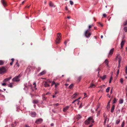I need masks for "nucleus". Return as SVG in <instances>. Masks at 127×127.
Instances as JSON below:
<instances>
[{"mask_svg": "<svg viewBox=\"0 0 127 127\" xmlns=\"http://www.w3.org/2000/svg\"><path fill=\"white\" fill-rule=\"evenodd\" d=\"M8 70V68L6 66H3L0 67V74H3L6 73Z\"/></svg>", "mask_w": 127, "mask_h": 127, "instance_id": "1", "label": "nucleus"}, {"mask_svg": "<svg viewBox=\"0 0 127 127\" xmlns=\"http://www.w3.org/2000/svg\"><path fill=\"white\" fill-rule=\"evenodd\" d=\"M91 122L92 123L94 122V120L92 117H90L88 118V119L86 120L84 123L86 125H88L90 124V122Z\"/></svg>", "mask_w": 127, "mask_h": 127, "instance_id": "2", "label": "nucleus"}, {"mask_svg": "<svg viewBox=\"0 0 127 127\" xmlns=\"http://www.w3.org/2000/svg\"><path fill=\"white\" fill-rule=\"evenodd\" d=\"M90 30H87L84 33V35L85 37L87 38H89L91 35V33L89 32Z\"/></svg>", "mask_w": 127, "mask_h": 127, "instance_id": "3", "label": "nucleus"}, {"mask_svg": "<svg viewBox=\"0 0 127 127\" xmlns=\"http://www.w3.org/2000/svg\"><path fill=\"white\" fill-rule=\"evenodd\" d=\"M21 76L20 75L15 77L13 78L12 79V81L14 82H19L20 81L19 78Z\"/></svg>", "mask_w": 127, "mask_h": 127, "instance_id": "4", "label": "nucleus"}, {"mask_svg": "<svg viewBox=\"0 0 127 127\" xmlns=\"http://www.w3.org/2000/svg\"><path fill=\"white\" fill-rule=\"evenodd\" d=\"M103 118L104 119V121L103 122V125H105L106 121L108 119L107 115L105 113L103 114Z\"/></svg>", "mask_w": 127, "mask_h": 127, "instance_id": "5", "label": "nucleus"}, {"mask_svg": "<svg viewBox=\"0 0 127 127\" xmlns=\"http://www.w3.org/2000/svg\"><path fill=\"white\" fill-rule=\"evenodd\" d=\"M117 58L119 59V65H120V63L122 61V58L119 55H118L117 56Z\"/></svg>", "mask_w": 127, "mask_h": 127, "instance_id": "6", "label": "nucleus"}, {"mask_svg": "<svg viewBox=\"0 0 127 127\" xmlns=\"http://www.w3.org/2000/svg\"><path fill=\"white\" fill-rule=\"evenodd\" d=\"M114 50V49L112 48V49L109 52V55H108V57H109L110 56L112 55L113 54V51Z\"/></svg>", "mask_w": 127, "mask_h": 127, "instance_id": "7", "label": "nucleus"}, {"mask_svg": "<svg viewBox=\"0 0 127 127\" xmlns=\"http://www.w3.org/2000/svg\"><path fill=\"white\" fill-rule=\"evenodd\" d=\"M46 73V71L45 70H43L42 72H40L39 73L38 76H40L41 75H44Z\"/></svg>", "mask_w": 127, "mask_h": 127, "instance_id": "8", "label": "nucleus"}, {"mask_svg": "<svg viewBox=\"0 0 127 127\" xmlns=\"http://www.w3.org/2000/svg\"><path fill=\"white\" fill-rule=\"evenodd\" d=\"M48 82H49L50 83H51V82L50 81H48V80L47 81L45 82L44 83V87H49L50 86L49 85L48 83Z\"/></svg>", "mask_w": 127, "mask_h": 127, "instance_id": "9", "label": "nucleus"}, {"mask_svg": "<svg viewBox=\"0 0 127 127\" xmlns=\"http://www.w3.org/2000/svg\"><path fill=\"white\" fill-rule=\"evenodd\" d=\"M42 119H39L35 121V123L37 124H39L41 123L42 121Z\"/></svg>", "mask_w": 127, "mask_h": 127, "instance_id": "10", "label": "nucleus"}, {"mask_svg": "<svg viewBox=\"0 0 127 127\" xmlns=\"http://www.w3.org/2000/svg\"><path fill=\"white\" fill-rule=\"evenodd\" d=\"M125 42V40H123L122 41L120 44L121 45V49H122L123 48V46Z\"/></svg>", "mask_w": 127, "mask_h": 127, "instance_id": "11", "label": "nucleus"}, {"mask_svg": "<svg viewBox=\"0 0 127 127\" xmlns=\"http://www.w3.org/2000/svg\"><path fill=\"white\" fill-rule=\"evenodd\" d=\"M1 1L4 7L7 6L6 3L4 0H2Z\"/></svg>", "mask_w": 127, "mask_h": 127, "instance_id": "12", "label": "nucleus"}, {"mask_svg": "<svg viewBox=\"0 0 127 127\" xmlns=\"http://www.w3.org/2000/svg\"><path fill=\"white\" fill-rule=\"evenodd\" d=\"M30 114L31 116L32 117H35L36 115V113L33 112H31Z\"/></svg>", "mask_w": 127, "mask_h": 127, "instance_id": "13", "label": "nucleus"}, {"mask_svg": "<svg viewBox=\"0 0 127 127\" xmlns=\"http://www.w3.org/2000/svg\"><path fill=\"white\" fill-rule=\"evenodd\" d=\"M61 39L60 38H57L56 41V44L59 43H60V41L61 40Z\"/></svg>", "mask_w": 127, "mask_h": 127, "instance_id": "14", "label": "nucleus"}, {"mask_svg": "<svg viewBox=\"0 0 127 127\" xmlns=\"http://www.w3.org/2000/svg\"><path fill=\"white\" fill-rule=\"evenodd\" d=\"M104 63H105L106 64V65H107V66L109 67V61L107 59H106L105 60V61L104 62Z\"/></svg>", "mask_w": 127, "mask_h": 127, "instance_id": "15", "label": "nucleus"}, {"mask_svg": "<svg viewBox=\"0 0 127 127\" xmlns=\"http://www.w3.org/2000/svg\"><path fill=\"white\" fill-rule=\"evenodd\" d=\"M69 108V107L68 106H66L63 108V111L64 112H66L68 109Z\"/></svg>", "mask_w": 127, "mask_h": 127, "instance_id": "16", "label": "nucleus"}, {"mask_svg": "<svg viewBox=\"0 0 127 127\" xmlns=\"http://www.w3.org/2000/svg\"><path fill=\"white\" fill-rule=\"evenodd\" d=\"M33 103L34 104H37L39 102V100L37 99H34L33 100Z\"/></svg>", "mask_w": 127, "mask_h": 127, "instance_id": "17", "label": "nucleus"}, {"mask_svg": "<svg viewBox=\"0 0 127 127\" xmlns=\"http://www.w3.org/2000/svg\"><path fill=\"white\" fill-rule=\"evenodd\" d=\"M11 77H10L8 78H6L3 80V82H5L7 81H9L11 79Z\"/></svg>", "mask_w": 127, "mask_h": 127, "instance_id": "18", "label": "nucleus"}, {"mask_svg": "<svg viewBox=\"0 0 127 127\" xmlns=\"http://www.w3.org/2000/svg\"><path fill=\"white\" fill-rule=\"evenodd\" d=\"M49 6L52 7H55V6L54 5V3H52L51 2H50L49 3Z\"/></svg>", "mask_w": 127, "mask_h": 127, "instance_id": "19", "label": "nucleus"}, {"mask_svg": "<svg viewBox=\"0 0 127 127\" xmlns=\"http://www.w3.org/2000/svg\"><path fill=\"white\" fill-rule=\"evenodd\" d=\"M17 123L16 121H15L14 122V123H13L11 124V126H12L11 127H15V126H16L17 125Z\"/></svg>", "mask_w": 127, "mask_h": 127, "instance_id": "20", "label": "nucleus"}, {"mask_svg": "<svg viewBox=\"0 0 127 127\" xmlns=\"http://www.w3.org/2000/svg\"><path fill=\"white\" fill-rule=\"evenodd\" d=\"M115 106L114 105H113L112 107H111V112L112 113H113L114 111V110L115 109Z\"/></svg>", "mask_w": 127, "mask_h": 127, "instance_id": "21", "label": "nucleus"}, {"mask_svg": "<svg viewBox=\"0 0 127 127\" xmlns=\"http://www.w3.org/2000/svg\"><path fill=\"white\" fill-rule=\"evenodd\" d=\"M62 36L61 34L60 33H57V38H60Z\"/></svg>", "mask_w": 127, "mask_h": 127, "instance_id": "22", "label": "nucleus"}, {"mask_svg": "<svg viewBox=\"0 0 127 127\" xmlns=\"http://www.w3.org/2000/svg\"><path fill=\"white\" fill-rule=\"evenodd\" d=\"M123 26H127V20L124 21L123 23Z\"/></svg>", "mask_w": 127, "mask_h": 127, "instance_id": "23", "label": "nucleus"}, {"mask_svg": "<svg viewBox=\"0 0 127 127\" xmlns=\"http://www.w3.org/2000/svg\"><path fill=\"white\" fill-rule=\"evenodd\" d=\"M4 63L3 61L0 60V65H3Z\"/></svg>", "mask_w": 127, "mask_h": 127, "instance_id": "24", "label": "nucleus"}, {"mask_svg": "<svg viewBox=\"0 0 127 127\" xmlns=\"http://www.w3.org/2000/svg\"><path fill=\"white\" fill-rule=\"evenodd\" d=\"M94 86H95V85L94 84H93L91 83L90 84V86L89 87V88H92Z\"/></svg>", "mask_w": 127, "mask_h": 127, "instance_id": "25", "label": "nucleus"}, {"mask_svg": "<svg viewBox=\"0 0 127 127\" xmlns=\"http://www.w3.org/2000/svg\"><path fill=\"white\" fill-rule=\"evenodd\" d=\"M106 78V75H104L102 77H100V78L103 80H104Z\"/></svg>", "mask_w": 127, "mask_h": 127, "instance_id": "26", "label": "nucleus"}, {"mask_svg": "<svg viewBox=\"0 0 127 127\" xmlns=\"http://www.w3.org/2000/svg\"><path fill=\"white\" fill-rule=\"evenodd\" d=\"M117 101V99L116 98H114L113 101V103L114 104Z\"/></svg>", "mask_w": 127, "mask_h": 127, "instance_id": "27", "label": "nucleus"}, {"mask_svg": "<svg viewBox=\"0 0 127 127\" xmlns=\"http://www.w3.org/2000/svg\"><path fill=\"white\" fill-rule=\"evenodd\" d=\"M123 102V100L122 99H120L119 101V102L120 104L122 103Z\"/></svg>", "mask_w": 127, "mask_h": 127, "instance_id": "28", "label": "nucleus"}, {"mask_svg": "<svg viewBox=\"0 0 127 127\" xmlns=\"http://www.w3.org/2000/svg\"><path fill=\"white\" fill-rule=\"evenodd\" d=\"M77 118V119L78 120L79 119L81 118V116L80 115H78L76 117Z\"/></svg>", "mask_w": 127, "mask_h": 127, "instance_id": "29", "label": "nucleus"}, {"mask_svg": "<svg viewBox=\"0 0 127 127\" xmlns=\"http://www.w3.org/2000/svg\"><path fill=\"white\" fill-rule=\"evenodd\" d=\"M124 30L125 32H127V27H125L124 28Z\"/></svg>", "mask_w": 127, "mask_h": 127, "instance_id": "30", "label": "nucleus"}, {"mask_svg": "<svg viewBox=\"0 0 127 127\" xmlns=\"http://www.w3.org/2000/svg\"><path fill=\"white\" fill-rule=\"evenodd\" d=\"M13 84L14 83H10V84H9L8 85V87L10 88H12V84Z\"/></svg>", "mask_w": 127, "mask_h": 127, "instance_id": "31", "label": "nucleus"}, {"mask_svg": "<svg viewBox=\"0 0 127 127\" xmlns=\"http://www.w3.org/2000/svg\"><path fill=\"white\" fill-rule=\"evenodd\" d=\"M120 122V120L119 119H118L116 121V124H118Z\"/></svg>", "mask_w": 127, "mask_h": 127, "instance_id": "32", "label": "nucleus"}, {"mask_svg": "<svg viewBox=\"0 0 127 127\" xmlns=\"http://www.w3.org/2000/svg\"><path fill=\"white\" fill-rule=\"evenodd\" d=\"M59 85V83H56L55 84V88H57V86H58Z\"/></svg>", "mask_w": 127, "mask_h": 127, "instance_id": "33", "label": "nucleus"}, {"mask_svg": "<svg viewBox=\"0 0 127 127\" xmlns=\"http://www.w3.org/2000/svg\"><path fill=\"white\" fill-rule=\"evenodd\" d=\"M110 87H109L108 88H107L106 90V92H107L108 93L109 92V91L110 90Z\"/></svg>", "mask_w": 127, "mask_h": 127, "instance_id": "34", "label": "nucleus"}, {"mask_svg": "<svg viewBox=\"0 0 127 127\" xmlns=\"http://www.w3.org/2000/svg\"><path fill=\"white\" fill-rule=\"evenodd\" d=\"M78 95V94L77 93H75V94H74L73 95V98H75V96L77 95Z\"/></svg>", "mask_w": 127, "mask_h": 127, "instance_id": "35", "label": "nucleus"}, {"mask_svg": "<svg viewBox=\"0 0 127 127\" xmlns=\"http://www.w3.org/2000/svg\"><path fill=\"white\" fill-rule=\"evenodd\" d=\"M15 65L16 66V65L18 67H19V64L18 63V62H17L16 63Z\"/></svg>", "mask_w": 127, "mask_h": 127, "instance_id": "36", "label": "nucleus"}, {"mask_svg": "<svg viewBox=\"0 0 127 127\" xmlns=\"http://www.w3.org/2000/svg\"><path fill=\"white\" fill-rule=\"evenodd\" d=\"M73 86V85L72 84L70 85L69 86V89H70L72 88Z\"/></svg>", "mask_w": 127, "mask_h": 127, "instance_id": "37", "label": "nucleus"}, {"mask_svg": "<svg viewBox=\"0 0 127 127\" xmlns=\"http://www.w3.org/2000/svg\"><path fill=\"white\" fill-rule=\"evenodd\" d=\"M59 104L58 103H57L56 104H53V105H54V106H57L59 105Z\"/></svg>", "mask_w": 127, "mask_h": 127, "instance_id": "38", "label": "nucleus"}, {"mask_svg": "<svg viewBox=\"0 0 127 127\" xmlns=\"http://www.w3.org/2000/svg\"><path fill=\"white\" fill-rule=\"evenodd\" d=\"M124 121H123L122 123V124L121 125V127H124Z\"/></svg>", "mask_w": 127, "mask_h": 127, "instance_id": "39", "label": "nucleus"}, {"mask_svg": "<svg viewBox=\"0 0 127 127\" xmlns=\"http://www.w3.org/2000/svg\"><path fill=\"white\" fill-rule=\"evenodd\" d=\"M55 83H56L55 82V81H53L52 82V84H51V86H53L54 84L55 85Z\"/></svg>", "mask_w": 127, "mask_h": 127, "instance_id": "40", "label": "nucleus"}, {"mask_svg": "<svg viewBox=\"0 0 127 127\" xmlns=\"http://www.w3.org/2000/svg\"><path fill=\"white\" fill-rule=\"evenodd\" d=\"M69 2L70 4L71 5H72L73 4V2L72 1L70 0Z\"/></svg>", "mask_w": 127, "mask_h": 127, "instance_id": "41", "label": "nucleus"}, {"mask_svg": "<svg viewBox=\"0 0 127 127\" xmlns=\"http://www.w3.org/2000/svg\"><path fill=\"white\" fill-rule=\"evenodd\" d=\"M33 85L34 86L33 87L34 88H35L36 87V83L35 82H33Z\"/></svg>", "mask_w": 127, "mask_h": 127, "instance_id": "42", "label": "nucleus"}, {"mask_svg": "<svg viewBox=\"0 0 127 127\" xmlns=\"http://www.w3.org/2000/svg\"><path fill=\"white\" fill-rule=\"evenodd\" d=\"M82 76H80L78 78V80L79 81L82 78Z\"/></svg>", "mask_w": 127, "mask_h": 127, "instance_id": "43", "label": "nucleus"}, {"mask_svg": "<svg viewBox=\"0 0 127 127\" xmlns=\"http://www.w3.org/2000/svg\"><path fill=\"white\" fill-rule=\"evenodd\" d=\"M37 70L38 71H39L41 69V68L39 67H38L37 68Z\"/></svg>", "mask_w": 127, "mask_h": 127, "instance_id": "44", "label": "nucleus"}, {"mask_svg": "<svg viewBox=\"0 0 127 127\" xmlns=\"http://www.w3.org/2000/svg\"><path fill=\"white\" fill-rule=\"evenodd\" d=\"M125 72L126 74H127V66L126 67Z\"/></svg>", "mask_w": 127, "mask_h": 127, "instance_id": "45", "label": "nucleus"}, {"mask_svg": "<svg viewBox=\"0 0 127 127\" xmlns=\"http://www.w3.org/2000/svg\"><path fill=\"white\" fill-rule=\"evenodd\" d=\"M123 78H121L120 79V82L121 83H123Z\"/></svg>", "mask_w": 127, "mask_h": 127, "instance_id": "46", "label": "nucleus"}, {"mask_svg": "<svg viewBox=\"0 0 127 127\" xmlns=\"http://www.w3.org/2000/svg\"><path fill=\"white\" fill-rule=\"evenodd\" d=\"M119 73V70L118 69V70H117V75H116V76H117L118 75Z\"/></svg>", "mask_w": 127, "mask_h": 127, "instance_id": "47", "label": "nucleus"}, {"mask_svg": "<svg viewBox=\"0 0 127 127\" xmlns=\"http://www.w3.org/2000/svg\"><path fill=\"white\" fill-rule=\"evenodd\" d=\"M93 25H89V27H88V28L89 29H90L93 26Z\"/></svg>", "mask_w": 127, "mask_h": 127, "instance_id": "48", "label": "nucleus"}, {"mask_svg": "<svg viewBox=\"0 0 127 127\" xmlns=\"http://www.w3.org/2000/svg\"><path fill=\"white\" fill-rule=\"evenodd\" d=\"M78 100H77V105H79V102H80V100H78V99H77Z\"/></svg>", "mask_w": 127, "mask_h": 127, "instance_id": "49", "label": "nucleus"}, {"mask_svg": "<svg viewBox=\"0 0 127 127\" xmlns=\"http://www.w3.org/2000/svg\"><path fill=\"white\" fill-rule=\"evenodd\" d=\"M98 24H99V25H100V26L101 27H102L103 26V25L102 24L100 23H98Z\"/></svg>", "mask_w": 127, "mask_h": 127, "instance_id": "50", "label": "nucleus"}, {"mask_svg": "<svg viewBox=\"0 0 127 127\" xmlns=\"http://www.w3.org/2000/svg\"><path fill=\"white\" fill-rule=\"evenodd\" d=\"M6 85V84L5 83V82H4V83H3L2 84V85L3 86H5Z\"/></svg>", "mask_w": 127, "mask_h": 127, "instance_id": "51", "label": "nucleus"}, {"mask_svg": "<svg viewBox=\"0 0 127 127\" xmlns=\"http://www.w3.org/2000/svg\"><path fill=\"white\" fill-rule=\"evenodd\" d=\"M82 103H81V104H80V105L79 106V108H81L82 107Z\"/></svg>", "mask_w": 127, "mask_h": 127, "instance_id": "52", "label": "nucleus"}, {"mask_svg": "<svg viewBox=\"0 0 127 127\" xmlns=\"http://www.w3.org/2000/svg\"><path fill=\"white\" fill-rule=\"evenodd\" d=\"M65 41L64 42V44H65V45H66V44H67V41Z\"/></svg>", "mask_w": 127, "mask_h": 127, "instance_id": "53", "label": "nucleus"}, {"mask_svg": "<svg viewBox=\"0 0 127 127\" xmlns=\"http://www.w3.org/2000/svg\"><path fill=\"white\" fill-rule=\"evenodd\" d=\"M77 100H77V99H76V100H74V101H73L72 102V103H74L75 102H76V101H77Z\"/></svg>", "mask_w": 127, "mask_h": 127, "instance_id": "54", "label": "nucleus"}, {"mask_svg": "<svg viewBox=\"0 0 127 127\" xmlns=\"http://www.w3.org/2000/svg\"><path fill=\"white\" fill-rule=\"evenodd\" d=\"M27 0H25V1H23L22 2L21 4H23L24 3V2L26 1Z\"/></svg>", "mask_w": 127, "mask_h": 127, "instance_id": "55", "label": "nucleus"}, {"mask_svg": "<svg viewBox=\"0 0 127 127\" xmlns=\"http://www.w3.org/2000/svg\"><path fill=\"white\" fill-rule=\"evenodd\" d=\"M11 62H12L13 63L14 61V59L13 58H12L11 59Z\"/></svg>", "mask_w": 127, "mask_h": 127, "instance_id": "56", "label": "nucleus"}, {"mask_svg": "<svg viewBox=\"0 0 127 127\" xmlns=\"http://www.w3.org/2000/svg\"><path fill=\"white\" fill-rule=\"evenodd\" d=\"M25 127H30V126H29L28 125L26 124L25 125Z\"/></svg>", "mask_w": 127, "mask_h": 127, "instance_id": "57", "label": "nucleus"}, {"mask_svg": "<svg viewBox=\"0 0 127 127\" xmlns=\"http://www.w3.org/2000/svg\"><path fill=\"white\" fill-rule=\"evenodd\" d=\"M65 9L66 10H68V8L67 7V6H66L65 7Z\"/></svg>", "mask_w": 127, "mask_h": 127, "instance_id": "58", "label": "nucleus"}, {"mask_svg": "<svg viewBox=\"0 0 127 127\" xmlns=\"http://www.w3.org/2000/svg\"><path fill=\"white\" fill-rule=\"evenodd\" d=\"M103 16L104 17H105L106 16V15L105 14H103Z\"/></svg>", "mask_w": 127, "mask_h": 127, "instance_id": "59", "label": "nucleus"}, {"mask_svg": "<svg viewBox=\"0 0 127 127\" xmlns=\"http://www.w3.org/2000/svg\"><path fill=\"white\" fill-rule=\"evenodd\" d=\"M113 79V77H112V76H111L110 77V80H112Z\"/></svg>", "mask_w": 127, "mask_h": 127, "instance_id": "60", "label": "nucleus"}, {"mask_svg": "<svg viewBox=\"0 0 127 127\" xmlns=\"http://www.w3.org/2000/svg\"><path fill=\"white\" fill-rule=\"evenodd\" d=\"M31 5H30L29 6H26V8H29L30 7V6Z\"/></svg>", "mask_w": 127, "mask_h": 127, "instance_id": "61", "label": "nucleus"}, {"mask_svg": "<svg viewBox=\"0 0 127 127\" xmlns=\"http://www.w3.org/2000/svg\"><path fill=\"white\" fill-rule=\"evenodd\" d=\"M54 125V124L53 123H52L51 124V127H52V126H53Z\"/></svg>", "mask_w": 127, "mask_h": 127, "instance_id": "62", "label": "nucleus"}, {"mask_svg": "<svg viewBox=\"0 0 127 127\" xmlns=\"http://www.w3.org/2000/svg\"><path fill=\"white\" fill-rule=\"evenodd\" d=\"M13 64V63L12 62H11V63H10V65H12V64Z\"/></svg>", "mask_w": 127, "mask_h": 127, "instance_id": "63", "label": "nucleus"}, {"mask_svg": "<svg viewBox=\"0 0 127 127\" xmlns=\"http://www.w3.org/2000/svg\"><path fill=\"white\" fill-rule=\"evenodd\" d=\"M93 124L91 125H90L89 126V127H92V126H93Z\"/></svg>", "mask_w": 127, "mask_h": 127, "instance_id": "64", "label": "nucleus"}]
</instances>
